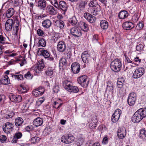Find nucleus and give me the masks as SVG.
<instances>
[{"label":"nucleus","mask_w":146,"mask_h":146,"mask_svg":"<svg viewBox=\"0 0 146 146\" xmlns=\"http://www.w3.org/2000/svg\"><path fill=\"white\" fill-rule=\"evenodd\" d=\"M110 68L115 72H119L121 68V63L120 60L117 58L112 61L110 64Z\"/></svg>","instance_id":"f257e3e1"},{"label":"nucleus","mask_w":146,"mask_h":146,"mask_svg":"<svg viewBox=\"0 0 146 146\" xmlns=\"http://www.w3.org/2000/svg\"><path fill=\"white\" fill-rule=\"evenodd\" d=\"M74 139V137L72 134H66L62 136L61 140L62 142L66 144H69L73 142Z\"/></svg>","instance_id":"f03ea898"},{"label":"nucleus","mask_w":146,"mask_h":146,"mask_svg":"<svg viewBox=\"0 0 146 146\" xmlns=\"http://www.w3.org/2000/svg\"><path fill=\"white\" fill-rule=\"evenodd\" d=\"M145 73V69L142 67H138L133 73V77L135 79L141 77Z\"/></svg>","instance_id":"7ed1b4c3"},{"label":"nucleus","mask_w":146,"mask_h":146,"mask_svg":"<svg viewBox=\"0 0 146 146\" xmlns=\"http://www.w3.org/2000/svg\"><path fill=\"white\" fill-rule=\"evenodd\" d=\"M137 95L135 93L132 92L130 93L127 100L129 105L130 106H133L135 103Z\"/></svg>","instance_id":"20e7f679"},{"label":"nucleus","mask_w":146,"mask_h":146,"mask_svg":"<svg viewBox=\"0 0 146 146\" xmlns=\"http://www.w3.org/2000/svg\"><path fill=\"white\" fill-rule=\"evenodd\" d=\"M78 83L82 87H86L88 85V80H87V77L85 75L79 77L77 79Z\"/></svg>","instance_id":"39448f33"},{"label":"nucleus","mask_w":146,"mask_h":146,"mask_svg":"<svg viewBox=\"0 0 146 146\" xmlns=\"http://www.w3.org/2000/svg\"><path fill=\"white\" fill-rule=\"evenodd\" d=\"M13 125L12 123L9 122H6L3 125V130L6 133H10L13 130Z\"/></svg>","instance_id":"423d86ee"},{"label":"nucleus","mask_w":146,"mask_h":146,"mask_svg":"<svg viewBox=\"0 0 146 146\" xmlns=\"http://www.w3.org/2000/svg\"><path fill=\"white\" fill-rule=\"evenodd\" d=\"M70 31L71 34L75 37H80L82 34L81 31L78 26L72 28Z\"/></svg>","instance_id":"0eeeda50"},{"label":"nucleus","mask_w":146,"mask_h":146,"mask_svg":"<svg viewBox=\"0 0 146 146\" xmlns=\"http://www.w3.org/2000/svg\"><path fill=\"white\" fill-rule=\"evenodd\" d=\"M57 9L61 10L64 15L67 11L68 6L67 3L64 1H60L59 2V5Z\"/></svg>","instance_id":"6e6552de"},{"label":"nucleus","mask_w":146,"mask_h":146,"mask_svg":"<svg viewBox=\"0 0 146 146\" xmlns=\"http://www.w3.org/2000/svg\"><path fill=\"white\" fill-rule=\"evenodd\" d=\"M121 113V111L119 109L116 110L111 117L112 121L113 123L117 121L119 118Z\"/></svg>","instance_id":"1a4fd4ad"},{"label":"nucleus","mask_w":146,"mask_h":146,"mask_svg":"<svg viewBox=\"0 0 146 146\" xmlns=\"http://www.w3.org/2000/svg\"><path fill=\"white\" fill-rule=\"evenodd\" d=\"M143 119L142 115L138 110L133 115L132 118V120L134 123L139 122Z\"/></svg>","instance_id":"9d476101"},{"label":"nucleus","mask_w":146,"mask_h":146,"mask_svg":"<svg viewBox=\"0 0 146 146\" xmlns=\"http://www.w3.org/2000/svg\"><path fill=\"white\" fill-rule=\"evenodd\" d=\"M44 89L43 87H40L35 89L32 92L33 94L35 96L39 97L41 96L44 92Z\"/></svg>","instance_id":"9b49d317"},{"label":"nucleus","mask_w":146,"mask_h":146,"mask_svg":"<svg viewBox=\"0 0 146 146\" xmlns=\"http://www.w3.org/2000/svg\"><path fill=\"white\" fill-rule=\"evenodd\" d=\"M117 136L120 139L124 138L126 135V130L124 127H119L117 131Z\"/></svg>","instance_id":"f8f14e48"},{"label":"nucleus","mask_w":146,"mask_h":146,"mask_svg":"<svg viewBox=\"0 0 146 146\" xmlns=\"http://www.w3.org/2000/svg\"><path fill=\"white\" fill-rule=\"evenodd\" d=\"M82 58L83 62L85 63H88L90 57L89 53L88 51H84L82 54Z\"/></svg>","instance_id":"ddd939ff"},{"label":"nucleus","mask_w":146,"mask_h":146,"mask_svg":"<svg viewBox=\"0 0 146 146\" xmlns=\"http://www.w3.org/2000/svg\"><path fill=\"white\" fill-rule=\"evenodd\" d=\"M13 24V20L11 19H9L6 21L5 25L6 30L8 31H11Z\"/></svg>","instance_id":"4468645a"},{"label":"nucleus","mask_w":146,"mask_h":146,"mask_svg":"<svg viewBox=\"0 0 146 146\" xmlns=\"http://www.w3.org/2000/svg\"><path fill=\"white\" fill-rule=\"evenodd\" d=\"M71 68L74 73L77 74L80 69V65L77 62H74L71 65Z\"/></svg>","instance_id":"2eb2a0df"},{"label":"nucleus","mask_w":146,"mask_h":146,"mask_svg":"<svg viewBox=\"0 0 146 146\" xmlns=\"http://www.w3.org/2000/svg\"><path fill=\"white\" fill-rule=\"evenodd\" d=\"M44 68V64L42 61H40L39 64L35 65L33 67V68L37 73H39Z\"/></svg>","instance_id":"dca6fc26"},{"label":"nucleus","mask_w":146,"mask_h":146,"mask_svg":"<svg viewBox=\"0 0 146 146\" xmlns=\"http://www.w3.org/2000/svg\"><path fill=\"white\" fill-rule=\"evenodd\" d=\"M9 98L12 102L19 103L22 100V98L20 95H11L9 96Z\"/></svg>","instance_id":"f3484780"},{"label":"nucleus","mask_w":146,"mask_h":146,"mask_svg":"<svg viewBox=\"0 0 146 146\" xmlns=\"http://www.w3.org/2000/svg\"><path fill=\"white\" fill-rule=\"evenodd\" d=\"M40 54H42L45 58H47L50 56L49 52L46 50H45L44 48H40L38 49L37 51V53H39Z\"/></svg>","instance_id":"a211bd4d"},{"label":"nucleus","mask_w":146,"mask_h":146,"mask_svg":"<svg viewBox=\"0 0 146 146\" xmlns=\"http://www.w3.org/2000/svg\"><path fill=\"white\" fill-rule=\"evenodd\" d=\"M66 48V44L64 42L60 41L58 42L57 48L58 51L60 52H64Z\"/></svg>","instance_id":"6ab92c4d"},{"label":"nucleus","mask_w":146,"mask_h":146,"mask_svg":"<svg viewBox=\"0 0 146 146\" xmlns=\"http://www.w3.org/2000/svg\"><path fill=\"white\" fill-rule=\"evenodd\" d=\"M84 16L88 21L91 23H94L96 20V17L89 13H85Z\"/></svg>","instance_id":"aec40b11"},{"label":"nucleus","mask_w":146,"mask_h":146,"mask_svg":"<svg viewBox=\"0 0 146 146\" xmlns=\"http://www.w3.org/2000/svg\"><path fill=\"white\" fill-rule=\"evenodd\" d=\"M47 11L51 15H55L57 13V10L52 6L48 5L46 8Z\"/></svg>","instance_id":"412c9836"},{"label":"nucleus","mask_w":146,"mask_h":146,"mask_svg":"<svg viewBox=\"0 0 146 146\" xmlns=\"http://www.w3.org/2000/svg\"><path fill=\"white\" fill-rule=\"evenodd\" d=\"M123 28L126 30H129L133 28L134 26L133 23L130 22H125L123 24Z\"/></svg>","instance_id":"4be33fe9"},{"label":"nucleus","mask_w":146,"mask_h":146,"mask_svg":"<svg viewBox=\"0 0 146 146\" xmlns=\"http://www.w3.org/2000/svg\"><path fill=\"white\" fill-rule=\"evenodd\" d=\"M10 83V80L8 76L5 75L1 79H0V84L3 85H7Z\"/></svg>","instance_id":"5701e85b"},{"label":"nucleus","mask_w":146,"mask_h":146,"mask_svg":"<svg viewBox=\"0 0 146 146\" xmlns=\"http://www.w3.org/2000/svg\"><path fill=\"white\" fill-rule=\"evenodd\" d=\"M101 7L99 5H97V7H92L90 10L92 14L94 15H96L99 14L101 9Z\"/></svg>","instance_id":"b1692460"},{"label":"nucleus","mask_w":146,"mask_h":146,"mask_svg":"<svg viewBox=\"0 0 146 146\" xmlns=\"http://www.w3.org/2000/svg\"><path fill=\"white\" fill-rule=\"evenodd\" d=\"M42 25L46 29L49 28L52 25L51 21L48 19H46L44 20L42 23Z\"/></svg>","instance_id":"393cba45"},{"label":"nucleus","mask_w":146,"mask_h":146,"mask_svg":"<svg viewBox=\"0 0 146 146\" xmlns=\"http://www.w3.org/2000/svg\"><path fill=\"white\" fill-rule=\"evenodd\" d=\"M128 16V13L126 11H121L119 13L118 17L121 19L126 18Z\"/></svg>","instance_id":"a878e982"},{"label":"nucleus","mask_w":146,"mask_h":146,"mask_svg":"<svg viewBox=\"0 0 146 146\" xmlns=\"http://www.w3.org/2000/svg\"><path fill=\"white\" fill-rule=\"evenodd\" d=\"M14 13V9L13 8H10L7 11L6 15L7 18H9L12 17Z\"/></svg>","instance_id":"bb28decb"},{"label":"nucleus","mask_w":146,"mask_h":146,"mask_svg":"<svg viewBox=\"0 0 146 146\" xmlns=\"http://www.w3.org/2000/svg\"><path fill=\"white\" fill-rule=\"evenodd\" d=\"M33 124L36 127L41 125L43 123L42 119L40 117H38L34 120Z\"/></svg>","instance_id":"cd10ccee"},{"label":"nucleus","mask_w":146,"mask_h":146,"mask_svg":"<svg viewBox=\"0 0 146 146\" xmlns=\"http://www.w3.org/2000/svg\"><path fill=\"white\" fill-rule=\"evenodd\" d=\"M54 25L61 29H63L64 26V22L61 20H58L56 21L54 23Z\"/></svg>","instance_id":"c85d7f7f"},{"label":"nucleus","mask_w":146,"mask_h":146,"mask_svg":"<svg viewBox=\"0 0 146 146\" xmlns=\"http://www.w3.org/2000/svg\"><path fill=\"white\" fill-rule=\"evenodd\" d=\"M85 139V138L82 136L78 137L76 141V145L77 146H80L83 144Z\"/></svg>","instance_id":"c756f323"},{"label":"nucleus","mask_w":146,"mask_h":146,"mask_svg":"<svg viewBox=\"0 0 146 146\" xmlns=\"http://www.w3.org/2000/svg\"><path fill=\"white\" fill-rule=\"evenodd\" d=\"M46 2L45 0H39L38 3V6L40 9L44 10L46 7Z\"/></svg>","instance_id":"7c9ffc66"},{"label":"nucleus","mask_w":146,"mask_h":146,"mask_svg":"<svg viewBox=\"0 0 146 146\" xmlns=\"http://www.w3.org/2000/svg\"><path fill=\"white\" fill-rule=\"evenodd\" d=\"M20 72H15L14 74H11V77L12 78H14L15 80L17 79L20 80H23V75L21 74H19Z\"/></svg>","instance_id":"2f4dec72"},{"label":"nucleus","mask_w":146,"mask_h":146,"mask_svg":"<svg viewBox=\"0 0 146 146\" xmlns=\"http://www.w3.org/2000/svg\"><path fill=\"white\" fill-rule=\"evenodd\" d=\"M72 85V83L70 81L68 80H65L63 82V86L64 87L65 89L67 91Z\"/></svg>","instance_id":"473e14b6"},{"label":"nucleus","mask_w":146,"mask_h":146,"mask_svg":"<svg viewBox=\"0 0 146 146\" xmlns=\"http://www.w3.org/2000/svg\"><path fill=\"white\" fill-rule=\"evenodd\" d=\"M22 136V133L21 132L16 133L14 136V137L12 140V142L13 143L17 142L18 139L20 138Z\"/></svg>","instance_id":"72a5a7b5"},{"label":"nucleus","mask_w":146,"mask_h":146,"mask_svg":"<svg viewBox=\"0 0 146 146\" xmlns=\"http://www.w3.org/2000/svg\"><path fill=\"white\" fill-rule=\"evenodd\" d=\"M23 120L21 117H17L15 120V125L17 127L21 126L23 123Z\"/></svg>","instance_id":"f704fd0d"},{"label":"nucleus","mask_w":146,"mask_h":146,"mask_svg":"<svg viewBox=\"0 0 146 146\" xmlns=\"http://www.w3.org/2000/svg\"><path fill=\"white\" fill-rule=\"evenodd\" d=\"M100 26L102 29H106L108 27V23L105 20H102L100 22Z\"/></svg>","instance_id":"c9c22d12"},{"label":"nucleus","mask_w":146,"mask_h":146,"mask_svg":"<svg viewBox=\"0 0 146 146\" xmlns=\"http://www.w3.org/2000/svg\"><path fill=\"white\" fill-rule=\"evenodd\" d=\"M139 136L143 141H146V131L143 129L141 130L140 132Z\"/></svg>","instance_id":"e433bc0d"},{"label":"nucleus","mask_w":146,"mask_h":146,"mask_svg":"<svg viewBox=\"0 0 146 146\" xmlns=\"http://www.w3.org/2000/svg\"><path fill=\"white\" fill-rule=\"evenodd\" d=\"M70 24L73 26L77 27L79 26V23L75 17H73L70 21Z\"/></svg>","instance_id":"4c0bfd02"},{"label":"nucleus","mask_w":146,"mask_h":146,"mask_svg":"<svg viewBox=\"0 0 146 146\" xmlns=\"http://www.w3.org/2000/svg\"><path fill=\"white\" fill-rule=\"evenodd\" d=\"M87 5V2L84 1H82L79 3L78 8L80 10L84 9L86 5Z\"/></svg>","instance_id":"58836bf2"},{"label":"nucleus","mask_w":146,"mask_h":146,"mask_svg":"<svg viewBox=\"0 0 146 146\" xmlns=\"http://www.w3.org/2000/svg\"><path fill=\"white\" fill-rule=\"evenodd\" d=\"M68 91L70 92L76 93L78 92L79 89L77 87L74 86H72V84L69 89L68 90Z\"/></svg>","instance_id":"ea45409f"},{"label":"nucleus","mask_w":146,"mask_h":146,"mask_svg":"<svg viewBox=\"0 0 146 146\" xmlns=\"http://www.w3.org/2000/svg\"><path fill=\"white\" fill-rule=\"evenodd\" d=\"M110 85H108L107 88V91H108L109 92V94H112L113 93V88L114 86L113 85L110 84Z\"/></svg>","instance_id":"a19ab883"},{"label":"nucleus","mask_w":146,"mask_h":146,"mask_svg":"<svg viewBox=\"0 0 146 146\" xmlns=\"http://www.w3.org/2000/svg\"><path fill=\"white\" fill-rule=\"evenodd\" d=\"M138 110L143 118L146 117V108H141Z\"/></svg>","instance_id":"79ce46f5"},{"label":"nucleus","mask_w":146,"mask_h":146,"mask_svg":"<svg viewBox=\"0 0 146 146\" xmlns=\"http://www.w3.org/2000/svg\"><path fill=\"white\" fill-rule=\"evenodd\" d=\"M38 46L44 47L46 46V42L45 40L43 38L40 39L38 42Z\"/></svg>","instance_id":"37998d69"},{"label":"nucleus","mask_w":146,"mask_h":146,"mask_svg":"<svg viewBox=\"0 0 146 146\" xmlns=\"http://www.w3.org/2000/svg\"><path fill=\"white\" fill-rule=\"evenodd\" d=\"M82 26H81L82 29L84 31H88V27L87 24L84 22H82L81 24Z\"/></svg>","instance_id":"c03bdc74"},{"label":"nucleus","mask_w":146,"mask_h":146,"mask_svg":"<svg viewBox=\"0 0 146 146\" xmlns=\"http://www.w3.org/2000/svg\"><path fill=\"white\" fill-rule=\"evenodd\" d=\"M6 43L7 42L6 37L2 35H0V45H1V44H4Z\"/></svg>","instance_id":"a18cd8bd"},{"label":"nucleus","mask_w":146,"mask_h":146,"mask_svg":"<svg viewBox=\"0 0 146 146\" xmlns=\"http://www.w3.org/2000/svg\"><path fill=\"white\" fill-rule=\"evenodd\" d=\"M6 99V97L4 95H0V106L4 104L5 101Z\"/></svg>","instance_id":"49530a36"},{"label":"nucleus","mask_w":146,"mask_h":146,"mask_svg":"<svg viewBox=\"0 0 146 146\" xmlns=\"http://www.w3.org/2000/svg\"><path fill=\"white\" fill-rule=\"evenodd\" d=\"M53 71L52 68L49 67L48 68L46 71V74L48 76H51L53 75Z\"/></svg>","instance_id":"de8ad7c7"},{"label":"nucleus","mask_w":146,"mask_h":146,"mask_svg":"<svg viewBox=\"0 0 146 146\" xmlns=\"http://www.w3.org/2000/svg\"><path fill=\"white\" fill-rule=\"evenodd\" d=\"M97 5H99L98 3H97L96 1H92L90 2L89 4V6L90 7V9H92V7H97Z\"/></svg>","instance_id":"09e8293b"},{"label":"nucleus","mask_w":146,"mask_h":146,"mask_svg":"<svg viewBox=\"0 0 146 146\" xmlns=\"http://www.w3.org/2000/svg\"><path fill=\"white\" fill-rule=\"evenodd\" d=\"M144 46L141 44H140L137 45L136 46V50L138 51L139 53L141 52L143 50Z\"/></svg>","instance_id":"8fccbe9b"},{"label":"nucleus","mask_w":146,"mask_h":146,"mask_svg":"<svg viewBox=\"0 0 146 146\" xmlns=\"http://www.w3.org/2000/svg\"><path fill=\"white\" fill-rule=\"evenodd\" d=\"M50 3L52 5L57 9L58 7L59 2L57 0H50Z\"/></svg>","instance_id":"3c124183"},{"label":"nucleus","mask_w":146,"mask_h":146,"mask_svg":"<svg viewBox=\"0 0 146 146\" xmlns=\"http://www.w3.org/2000/svg\"><path fill=\"white\" fill-rule=\"evenodd\" d=\"M143 27V23L142 21L139 22L137 24L136 27V29L137 30H139L141 29Z\"/></svg>","instance_id":"603ef678"},{"label":"nucleus","mask_w":146,"mask_h":146,"mask_svg":"<svg viewBox=\"0 0 146 146\" xmlns=\"http://www.w3.org/2000/svg\"><path fill=\"white\" fill-rule=\"evenodd\" d=\"M33 77V75L29 71H28L25 75V77L27 79H31Z\"/></svg>","instance_id":"864d4df0"},{"label":"nucleus","mask_w":146,"mask_h":146,"mask_svg":"<svg viewBox=\"0 0 146 146\" xmlns=\"http://www.w3.org/2000/svg\"><path fill=\"white\" fill-rule=\"evenodd\" d=\"M15 115V113L13 111H11L8 114H6L5 116V118H10L13 117Z\"/></svg>","instance_id":"5fc2aeb1"},{"label":"nucleus","mask_w":146,"mask_h":146,"mask_svg":"<svg viewBox=\"0 0 146 146\" xmlns=\"http://www.w3.org/2000/svg\"><path fill=\"white\" fill-rule=\"evenodd\" d=\"M62 63L63 65H66L67 64V61L65 58H62L59 61V66L60 67V64Z\"/></svg>","instance_id":"6e6d98bb"},{"label":"nucleus","mask_w":146,"mask_h":146,"mask_svg":"<svg viewBox=\"0 0 146 146\" xmlns=\"http://www.w3.org/2000/svg\"><path fill=\"white\" fill-rule=\"evenodd\" d=\"M13 19L14 20H13V21L14 25L15 23H16V25H19V17L18 16L15 17L13 18Z\"/></svg>","instance_id":"4d7b16f0"},{"label":"nucleus","mask_w":146,"mask_h":146,"mask_svg":"<svg viewBox=\"0 0 146 146\" xmlns=\"http://www.w3.org/2000/svg\"><path fill=\"white\" fill-rule=\"evenodd\" d=\"M53 91L54 93H57L59 91L60 88L59 85H55L53 89Z\"/></svg>","instance_id":"13d9d810"},{"label":"nucleus","mask_w":146,"mask_h":146,"mask_svg":"<svg viewBox=\"0 0 146 146\" xmlns=\"http://www.w3.org/2000/svg\"><path fill=\"white\" fill-rule=\"evenodd\" d=\"M123 84V82L120 80H119L117 82V85L119 88H121L122 87Z\"/></svg>","instance_id":"bf43d9fd"},{"label":"nucleus","mask_w":146,"mask_h":146,"mask_svg":"<svg viewBox=\"0 0 146 146\" xmlns=\"http://www.w3.org/2000/svg\"><path fill=\"white\" fill-rule=\"evenodd\" d=\"M39 137H32L31 140V141L32 143H35L38 140H39Z\"/></svg>","instance_id":"052dcab7"},{"label":"nucleus","mask_w":146,"mask_h":146,"mask_svg":"<svg viewBox=\"0 0 146 146\" xmlns=\"http://www.w3.org/2000/svg\"><path fill=\"white\" fill-rule=\"evenodd\" d=\"M33 129V127L32 125H29L27 126L25 128L26 131H29Z\"/></svg>","instance_id":"680f3d73"},{"label":"nucleus","mask_w":146,"mask_h":146,"mask_svg":"<svg viewBox=\"0 0 146 146\" xmlns=\"http://www.w3.org/2000/svg\"><path fill=\"white\" fill-rule=\"evenodd\" d=\"M57 104H58V102H54V108H55L56 109H58L59 108H60L61 106H62V103H60L59 104V105L58 106H57Z\"/></svg>","instance_id":"e2e57ef3"},{"label":"nucleus","mask_w":146,"mask_h":146,"mask_svg":"<svg viewBox=\"0 0 146 146\" xmlns=\"http://www.w3.org/2000/svg\"><path fill=\"white\" fill-rule=\"evenodd\" d=\"M6 137L4 135H1L0 136V140L2 142H3L4 141L6 140Z\"/></svg>","instance_id":"0e129e2a"},{"label":"nucleus","mask_w":146,"mask_h":146,"mask_svg":"<svg viewBox=\"0 0 146 146\" xmlns=\"http://www.w3.org/2000/svg\"><path fill=\"white\" fill-rule=\"evenodd\" d=\"M37 34L39 36H42L44 35V32L41 29H39L37 31Z\"/></svg>","instance_id":"69168bd1"},{"label":"nucleus","mask_w":146,"mask_h":146,"mask_svg":"<svg viewBox=\"0 0 146 146\" xmlns=\"http://www.w3.org/2000/svg\"><path fill=\"white\" fill-rule=\"evenodd\" d=\"M133 60L137 64H139L141 62V59L137 57L135 58Z\"/></svg>","instance_id":"338daca9"},{"label":"nucleus","mask_w":146,"mask_h":146,"mask_svg":"<svg viewBox=\"0 0 146 146\" xmlns=\"http://www.w3.org/2000/svg\"><path fill=\"white\" fill-rule=\"evenodd\" d=\"M102 143L104 144H106L108 143V140L107 136H106L103 138V140L102 141Z\"/></svg>","instance_id":"774afa93"}]
</instances>
